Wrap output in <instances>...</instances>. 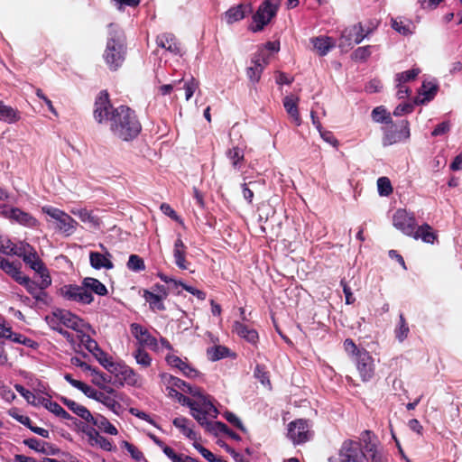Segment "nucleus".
Wrapping results in <instances>:
<instances>
[{
  "label": "nucleus",
  "instance_id": "1",
  "mask_svg": "<svg viewBox=\"0 0 462 462\" xmlns=\"http://www.w3.org/2000/svg\"><path fill=\"white\" fill-rule=\"evenodd\" d=\"M94 118L99 124L109 122L112 134L126 142L136 138L142 130L135 112L125 106L114 108L106 91L100 92L96 99Z\"/></svg>",
  "mask_w": 462,
  "mask_h": 462
},
{
  "label": "nucleus",
  "instance_id": "2",
  "mask_svg": "<svg viewBox=\"0 0 462 462\" xmlns=\"http://www.w3.org/2000/svg\"><path fill=\"white\" fill-rule=\"evenodd\" d=\"M107 292L106 285L92 277L84 278L80 285L69 284L60 289V293L65 300L80 304H91L94 300L92 293L106 296Z\"/></svg>",
  "mask_w": 462,
  "mask_h": 462
},
{
  "label": "nucleus",
  "instance_id": "3",
  "mask_svg": "<svg viewBox=\"0 0 462 462\" xmlns=\"http://www.w3.org/2000/svg\"><path fill=\"white\" fill-rule=\"evenodd\" d=\"M125 34L121 28L116 23H110L103 57L111 70H116L125 60Z\"/></svg>",
  "mask_w": 462,
  "mask_h": 462
},
{
  "label": "nucleus",
  "instance_id": "4",
  "mask_svg": "<svg viewBox=\"0 0 462 462\" xmlns=\"http://www.w3.org/2000/svg\"><path fill=\"white\" fill-rule=\"evenodd\" d=\"M90 326L69 310H60V335L64 337L72 350H77V336L88 332Z\"/></svg>",
  "mask_w": 462,
  "mask_h": 462
},
{
  "label": "nucleus",
  "instance_id": "5",
  "mask_svg": "<svg viewBox=\"0 0 462 462\" xmlns=\"http://www.w3.org/2000/svg\"><path fill=\"white\" fill-rule=\"evenodd\" d=\"M104 368L111 373L122 385L142 386V376L124 362H114L111 357L109 361L104 365Z\"/></svg>",
  "mask_w": 462,
  "mask_h": 462
},
{
  "label": "nucleus",
  "instance_id": "6",
  "mask_svg": "<svg viewBox=\"0 0 462 462\" xmlns=\"http://www.w3.org/2000/svg\"><path fill=\"white\" fill-rule=\"evenodd\" d=\"M365 454L359 441L345 440L337 456L329 457L328 462H365Z\"/></svg>",
  "mask_w": 462,
  "mask_h": 462
},
{
  "label": "nucleus",
  "instance_id": "7",
  "mask_svg": "<svg viewBox=\"0 0 462 462\" xmlns=\"http://www.w3.org/2000/svg\"><path fill=\"white\" fill-rule=\"evenodd\" d=\"M190 414L192 417L208 430V424H213L212 421H208L207 417L216 418L217 416V410L213 405L208 396L199 397V399H194Z\"/></svg>",
  "mask_w": 462,
  "mask_h": 462
},
{
  "label": "nucleus",
  "instance_id": "8",
  "mask_svg": "<svg viewBox=\"0 0 462 462\" xmlns=\"http://www.w3.org/2000/svg\"><path fill=\"white\" fill-rule=\"evenodd\" d=\"M279 0H265L258 8L255 14L253 16L254 25L252 26L253 32L262 31L265 25H267L273 17L275 16Z\"/></svg>",
  "mask_w": 462,
  "mask_h": 462
},
{
  "label": "nucleus",
  "instance_id": "9",
  "mask_svg": "<svg viewBox=\"0 0 462 462\" xmlns=\"http://www.w3.org/2000/svg\"><path fill=\"white\" fill-rule=\"evenodd\" d=\"M77 350H73L76 353H79L82 346H84L93 356L98 361V363L104 367L111 356H109L106 353H105L98 346L97 342L90 337L87 332H83L82 334H79L77 336Z\"/></svg>",
  "mask_w": 462,
  "mask_h": 462
},
{
  "label": "nucleus",
  "instance_id": "10",
  "mask_svg": "<svg viewBox=\"0 0 462 462\" xmlns=\"http://www.w3.org/2000/svg\"><path fill=\"white\" fill-rule=\"evenodd\" d=\"M384 129L383 143L384 146L408 140L410 138V127L407 120H402L399 124L389 123Z\"/></svg>",
  "mask_w": 462,
  "mask_h": 462
},
{
  "label": "nucleus",
  "instance_id": "11",
  "mask_svg": "<svg viewBox=\"0 0 462 462\" xmlns=\"http://www.w3.org/2000/svg\"><path fill=\"white\" fill-rule=\"evenodd\" d=\"M353 361L361 380L363 382L371 381L374 375L375 365L370 353L366 349H363Z\"/></svg>",
  "mask_w": 462,
  "mask_h": 462
},
{
  "label": "nucleus",
  "instance_id": "12",
  "mask_svg": "<svg viewBox=\"0 0 462 462\" xmlns=\"http://www.w3.org/2000/svg\"><path fill=\"white\" fill-rule=\"evenodd\" d=\"M393 225L402 234L410 236L414 234V228L417 226V222L413 213L408 212L406 209L400 208L393 214Z\"/></svg>",
  "mask_w": 462,
  "mask_h": 462
},
{
  "label": "nucleus",
  "instance_id": "13",
  "mask_svg": "<svg viewBox=\"0 0 462 462\" xmlns=\"http://www.w3.org/2000/svg\"><path fill=\"white\" fill-rule=\"evenodd\" d=\"M310 424L307 420H296L288 426V437L294 444H301L311 439Z\"/></svg>",
  "mask_w": 462,
  "mask_h": 462
},
{
  "label": "nucleus",
  "instance_id": "14",
  "mask_svg": "<svg viewBox=\"0 0 462 462\" xmlns=\"http://www.w3.org/2000/svg\"><path fill=\"white\" fill-rule=\"evenodd\" d=\"M23 261L40 275L42 287H48L51 284V281L47 269L29 245L26 248L24 247Z\"/></svg>",
  "mask_w": 462,
  "mask_h": 462
},
{
  "label": "nucleus",
  "instance_id": "15",
  "mask_svg": "<svg viewBox=\"0 0 462 462\" xmlns=\"http://www.w3.org/2000/svg\"><path fill=\"white\" fill-rule=\"evenodd\" d=\"M364 32V29L361 23L354 24L350 27L346 28L339 39V47H352L355 44H359L367 35Z\"/></svg>",
  "mask_w": 462,
  "mask_h": 462
},
{
  "label": "nucleus",
  "instance_id": "16",
  "mask_svg": "<svg viewBox=\"0 0 462 462\" xmlns=\"http://www.w3.org/2000/svg\"><path fill=\"white\" fill-rule=\"evenodd\" d=\"M130 329L132 335L139 344L138 346H148L152 349H155L157 347V339L152 337L144 327L137 323H132Z\"/></svg>",
  "mask_w": 462,
  "mask_h": 462
},
{
  "label": "nucleus",
  "instance_id": "17",
  "mask_svg": "<svg viewBox=\"0 0 462 462\" xmlns=\"http://www.w3.org/2000/svg\"><path fill=\"white\" fill-rule=\"evenodd\" d=\"M252 66L246 69V76L252 83H257L263 71L264 66L267 64V57L264 51H261L254 55L251 60Z\"/></svg>",
  "mask_w": 462,
  "mask_h": 462
},
{
  "label": "nucleus",
  "instance_id": "18",
  "mask_svg": "<svg viewBox=\"0 0 462 462\" xmlns=\"http://www.w3.org/2000/svg\"><path fill=\"white\" fill-rule=\"evenodd\" d=\"M156 44L174 56L182 55L180 43L172 33L163 32L159 34L156 37Z\"/></svg>",
  "mask_w": 462,
  "mask_h": 462
},
{
  "label": "nucleus",
  "instance_id": "19",
  "mask_svg": "<svg viewBox=\"0 0 462 462\" xmlns=\"http://www.w3.org/2000/svg\"><path fill=\"white\" fill-rule=\"evenodd\" d=\"M0 211L4 216L15 220L19 224L28 226H33L36 224V219L34 217L17 208H10L4 205L3 207H0Z\"/></svg>",
  "mask_w": 462,
  "mask_h": 462
},
{
  "label": "nucleus",
  "instance_id": "20",
  "mask_svg": "<svg viewBox=\"0 0 462 462\" xmlns=\"http://www.w3.org/2000/svg\"><path fill=\"white\" fill-rule=\"evenodd\" d=\"M100 247L105 251L104 254L98 252L89 253V262L92 268L96 270H111L114 268V263L111 261L112 254L106 249L103 245Z\"/></svg>",
  "mask_w": 462,
  "mask_h": 462
},
{
  "label": "nucleus",
  "instance_id": "21",
  "mask_svg": "<svg viewBox=\"0 0 462 462\" xmlns=\"http://www.w3.org/2000/svg\"><path fill=\"white\" fill-rule=\"evenodd\" d=\"M83 431L90 446L98 447L106 451H111L113 449L112 442L100 435L99 431L94 427H87Z\"/></svg>",
  "mask_w": 462,
  "mask_h": 462
},
{
  "label": "nucleus",
  "instance_id": "22",
  "mask_svg": "<svg viewBox=\"0 0 462 462\" xmlns=\"http://www.w3.org/2000/svg\"><path fill=\"white\" fill-rule=\"evenodd\" d=\"M310 42L319 56H326L336 44L334 39L328 36L313 37Z\"/></svg>",
  "mask_w": 462,
  "mask_h": 462
},
{
  "label": "nucleus",
  "instance_id": "23",
  "mask_svg": "<svg viewBox=\"0 0 462 462\" xmlns=\"http://www.w3.org/2000/svg\"><path fill=\"white\" fill-rule=\"evenodd\" d=\"M0 328L3 329L0 333V337L9 338L13 342L20 343L26 346H32L33 341L22 334L13 333L10 327H6L5 324V319L1 316Z\"/></svg>",
  "mask_w": 462,
  "mask_h": 462
},
{
  "label": "nucleus",
  "instance_id": "24",
  "mask_svg": "<svg viewBox=\"0 0 462 462\" xmlns=\"http://www.w3.org/2000/svg\"><path fill=\"white\" fill-rule=\"evenodd\" d=\"M410 236L415 240L420 239L424 243L431 245L434 244L438 237L432 227L427 223L422 224L421 226H417L414 228V234Z\"/></svg>",
  "mask_w": 462,
  "mask_h": 462
},
{
  "label": "nucleus",
  "instance_id": "25",
  "mask_svg": "<svg viewBox=\"0 0 462 462\" xmlns=\"http://www.w3.org/2000/svg\"><path fill=\"white\" fill-rule=\"evenodd\" d=\"M186 250V245H184L181 237L179 236L174 242L173 257L175 264L181 270L188 269V263L185 258Z\"/></svg>",
  "mask_w": 462,
  "mask_h": 462
},
{
  "label": "nucleus",
  "instance_id": "26",
  "mask_svg": "<svg viewBox=\"0 0 462 462\" xmlns=\"http://www.w3.org/2000/svg\"><path fill=\"white\" fill-rule=\"evenodd\" d=\"M92 423L97 430L109 435H116L118 433L117 429L104 416L100 414L92 415V419H88L87 421Z\"/></svg>",
  "mask_w": 462,
  "mask_h": 462
},
{
  "label": "nucleus",
  "instance_id": "27",
  "mask_svg": "<svg viewBox=\"0 0 462 462\" xmlns=\"http://www.w3.org/2000/svg\"><path fill=\"white\" fill-rule=\"evenodd\" d=\"M233 331L251 344H255L258 340L257 331L240 321L234 322Z\"/></svg>",
  "mask_w": 462,
  "mask_h": 462
},
{
  "label": "nucleus",
  "instance_id": "28",
  "mask_svg": "<svg viewBox=\"0 0 462 462\" xmlns=\"http://www.w3.org/2000/svg\"><path fill=\"white\" fill-rule=\"evenodd\" d=\"M60 401L62 402L69 411L83 419L85 421H88V419H92L91 412L85 406L66 397L60 396Z\"/></svg>",
  "mask_w": 462,
  "mask_h": 462
},
{
  "label": "nucleus",
  "instance_id": "29",
  "mask_svg": "<svg viewBox=\"0 0 462 462\" xmlns=\"http://www.w3.org/2000/svg\"><path fill=\"white\" fill-rule=\"evenodd\" d=\"M298 97H295L293 96H286L283 98V106L286 112L292 118L296 125H300L301 123V119L298 110Z\"/></svg>",
  "mask_w": 462,
  "mask_h": 462
},
{
  "label": "nucleus",
  "instance_id": "30",
  "mask_svg": "<svg viewBox=\"0 0 462 462\" xmlns=\"http://www.w3.org/2000/svg\"><path fill=\"white\" fill-rule=\"evenodd\" d=\"M78 223L69 215L60 210V234L71 236L77 228Z\"/></svg>",
  "mask_w": 462,
  "mask_h": 462
},
{
  "label": "nucleus",
  "instance_id": "31",
  "mask_svg": "<svg viewBox=\"0 0 462 462\" xmlns=\"http://www.w3.org/2000/svg\"><path fill=\"white\" fill-rule=\"evenodd\" d=\"M172 423L189 439L194 440V442L197 441L198 435L189 426L191 422L189 419L185 417H176Z\"/></svg>",
  "mask_w": 462,
  "mask_h": 462
},
{
  "label": "nucleus",
  "instance_id": "32",
  "mask_svg": "<svg viewBox=\"0 0 462 462\" xmlns=\"http://www.w3.org/2000/svg\"><path fill=\"white\" fill-rule=\"evenodd\" d=\"M21 119L20 112L10 106H6L0 100V120L8 124H14Z\"/></svg>",
  "mask_w": 462,
  "mask_h": 462
},
{
  "label": "nucleus",
  "instance_id": "33",
  "mask_svg": "<svg viewBox=\"0 0 462 462\" xmlns=\"http://www.w3.org/2000/svg\"><path fill=\"white\" fill-rule=\"evenodd\" d=\"M106 393L101 392L100 394L97 395V398L96 401L103 403L107 408H109L112 411H116L117 407H119V404L117 401L116 400V392L111 387H106Z\"/></svg>",
  "mask_w": 462,
  "mask_h": 462
},
{
  "label": "nucleus",
  "instance_id": "34",
  "mask_svg": "<svg viewBox=\"0 0 462 462\" xmlns=\"http://www.w3.org/2000/svg\"><path fill=\"white\" fill-rule=\"evenodd\" d=\"M246 6L245 5H237L230 7L226 13L225 17L228 24L239 22L245 17Z\"/></svg>",
  "mask_w": 462,
  "mask_h": 462
},
{
  "label": "nucleus",
  "instance_id": "35",
  "mask_svg": "<svg viewBox=\"0 0 462 462\" xmlns=\"http://www.w3.org/2000/svg\"><path fill=\"white\" fill-rule=\"evenodd\" d=\"M207 431L215 435L224 433L235 440L241 439L238 434L231 430L224 422L221 421H214L213 424H208Z\"/></svg>",
  "mask_w": 462,
  "mask_h": 462
},
{
  "label": "nucleus",
  "instance_id": "36",
  "mask_svg": "<svg viewBox=\"0 0 462 462\" xmlns=\"http://www.w3.org/2000/svg\"><path fill=\"white\" fill-rule=\"evenodd\" d=\"M226 157L229 159L232 166L236 170L239 171L242 168V162L245 160V154H244V151L241 148L236 146V147L229 149L226 152Z\"/></svg>",
  "mask_w": 462,
  "mask_h": 462
},
{
  "label": "nucleus",
  "instance_id": "37",
  "mask_svg": "<svg viewBox=\"0 0 462 462\" xmlns=\"http://www.w3.org/2000/svg\"><path fill=\"white\" fill-rule=\"evenodd\" d=\"M410 333V328L402 313L399 315V322L394 328V335L399 342H403Z\"/></svg>",
  "mask_w": 462,
  "mask_h": 462
},
{
  "label": "nucleus",
  "instance_id": "38",
  "mask_svg": "<svg viewBox=\"0 0 462 462\" xmlns=\"http://www.w3.org/2000/svg\"><path fill=\"white\" fill-rule=\"evenodd\" d=\"M143 298L152 310H164L163 298L154 292L144 291Z\"/></svg>",
  "mask_w": 462,
  "mask_h": 462
},
{
  "label": "nucleus",
  "instance_id": "39",
  "mask_svg": "<svg viewBox=\"0 0 462 462\" xmlns=\"http://www.w3.org/2000/svg\"><path fill=\"white\" fill-rule=\"evenodd\" d=\"M207 354L209 360L217 361L229 356L231 355V351L228 347L219 345L209 347Z\"/></svg>",
  "mask_w": 462,
  "mask_h": 462
},
{
  "label": "nucleus",
  "instance_id": "40",
  "mask_svg": "<svg viewBox=\"0 0 462 462\" xmlns=\"http://www.w3.org/2000/svg\"><path fill=\"white\" fill-rule=\"evenodd\" d=\"M159 448H162L164 455L171 461V462H184L183 459L187 461H190V459L185 458V455L177 454L173 448L164 444V442L161 439L158 440V443H155Z\"/></svg>",
  "mask_w": 462,
  "mask_h": 462
},
{
  "label": "nucleus",
  "instance_id": "41",
  "mask_svg": "<svg viewBox=\"0 0 462 462\" xmlns=\"http://www.w3.org/2000/svg\"><path fill=\"white\" fill-rule=\"evenodd\" d=\"M133 356L137 365H141L143 368H147L152 364L151 356L144 350V347L137 346L136 349L133 352Z\"/></svg>",
  "mask_w": 462,
  "mask_h": 462
},
{
  "label": "nucleus",
  "instance_id": "42",
  "mask_svg": "<svg viewBox=\"0 0 462 462\" xmlns=\"http://www.w3.org/2000/svg\"><path fill=\"white\" fill-rule=\"evenodd\" d=\"M438 91V86L437 84L430 82V81H424L421 86V90L420 94L423 96L422 99L420 100L421 103L429 102L437 94Z\"/></svg>",
  "mask_w": 462,
  "mask_h": 462
},
{
  "label": "nucleus",
  "instance_id": "43",
  "mask_svg": "<svg viewBox=\"0 0 462 462\" xmlns=\"http://www.w3.org/2000/svg\"><path fill=\"white\" fill-rule=\"evenodd\" d=\"M372 118L376 123H392L390 113L383 106H377L372 111Z\"/></svg>",
  "mask_w": 462,
  "mask_h": 462
},
{
  "label": "nucleus",
  "instance_id": "44",
  "mask_svg": "<svg viewBox=\"0 0 462 462\" xmlns=\"http://www.w3.org/2000/svg\"><path fill=\"white\" fill-rule=\"evenodd\" d=\"M90 373V375L92 376V383L96 384L97 386L106 389V383L110 382L109 377L98 371L96 368H93L90 366V369L88 370Z\"/></svg>",
  "mask_w": 462,
  "mask_h": 462
},
{
  "label": "nucleus",
  "instance_id": "45",
  "mask_svg": "<svg viewBox=\"0 0 462 462\" xmlns=\"http://www.w3.org/2000/svg\"><path fill=\"white\" fill-rule=\"evenodd\" d=\"M127 268L134 273H139L145 270V263L143 258L137 254H131L126 263Z\"/></svg>",
  "mask_w": 462,
  "mask_h": 462
},
{
  "label": "nucleus",
  "instance_id": "46",
  "mask_svg": "<svg viewBox=\"0 0 462 462\" xmlns=\"http://www.w3.org/2000/svg\"><path fill=\"white\" fill-rule=\"evenodd\" d=\"M420 72V69L413 68L411 69L397 73L395 76L396 82H399V84H404L408 81L413 80Z\"/></svg>",
  "mask_w": 462,
  "mask_h": 462
},
{
  "label": "nucleus",
  "instance_id": "47",
  "mask_svg": "<svg viewBox=\"0 0 462 462\" xmlns=\"http://www.w3.org/2000/svg\"><path fill=\"white\" fill-rule=\"evenodd\" d=\"M377 189L380 196H389L393 192V187L387 177H380L377 180Z\"/></svg>",
  "mask_w": 462,
  "mask_h": 462
},
{
  "label": "nucleus",
  "instance_id": "48",
  "mask_svg": "<svg viewBox=\"0 0 462 462\" xmlns=\"http://www.w3.org/2000/svg\"><path fill=\"white\" fill-rule=\"evenodd\" d=\"M371 49L372 46L370 45L358 47L352 53V59L359 61L366 60L372 53Z\"/></svg>",
  "mask_w": 462,
  "mask_h": 462
},
{
  "label": "nucleus",
  "instance_id": "49",
  "mask_svg": "<svg viewBox=\"0 0 462 462\" xmlns=\"http://www.w3.org/2000/svg\"><path fill=\"white\" fill-rule=\"evenodd\" d=\"M199 83L197 79L191 77L189 80H187L184 84L185 89V98L186 100H189L194 93L199 89Z\"/></svg>",
  "mask_w": 462,
  "mask_h": 462
},
{
  "label": "nucleus",
  "instance_id": "50",
  "mask_svg": "<svg viewBox=\"0 0 462 462\" xmlns=\"http://www.w3.org/2000/svg\"><path fill=\"white\" fill-rule=\"evenodd\" d=\"M122 448H125L133 459L136 461H141L144 459V456L141 450H139L135 446L129 443L128 441L122 442Z\"/></svg>",
  "mask_w": 462,
  "mask_h": 462
},
{
  "label": "nucleus",
  "instance_id": "51",
  "mask_svg": "<svg viewBox=\"0 0 462 462\" xmlns=\"http://www.w3.org/2000/svg\"><path fill=\"white\" fill-rule=\"evenodd\" d=\"M344 348L345 351L351 356L352 359L354 360L356 357L358 356V354L363 350L364 348H358L357 346L355 344V342L351 338H346L344 341Z\"/></svg>",
  "mask_w": 462,
  "mask_h": 462
},
{
  "label": "nucleus",
  "instance_id": "52",
  "mask_svg": "<svg viewBox=\"0 0 462 462\" xmlns=\"http://www.w3.org/2000/svg\"><path fill=\"white\" fill-rule=\"evenodd\" d=\"M26 290L36 299V300H42V295H44L43 289L46 287H42V284L41 283L40 288L37 287V285L32 282L31 280L24 285Z\"/></svg>",
  "mask_w": 462,
  "mask_h": 462
},
{
  "label": "nucleus",
  "instance_id": "53",
  "mask_svg": "<svg viewBox=\"0 0 462 462\" xmlns=\"http://www.w3.org/2000/svg\"><path fill=\"white\" fill-rule=\"evenodd\" d=\"M17 265L10 262L8 259L0 256V269L9 275H15L17 273Z\"/></svg>",
  "mask_w": 462,
  "mask_h": 462
},
{
  "label": "nucleus",
  "instance_id": "54",
  "mask_svg": "<svg viewBox=\"0 0 462 462\" xmlns=\"http://www.w3.org/2000/svg\"><path fill=\"white\" fill-rule=\"evenodd\" d=\"M160 208L164 215L168 216L169 217L181 225L183 224L182 219L178 216L176 211L169 204L162 203Z\"/></svg>",
  "mask_w": 462,
  "mask_h": 462
},
{
  "label": "nucleus",
  "instance_id": "55",
  "mask_svg": "<svg viewBox=\"0 0 462 462\" xmlns=\"http://www.w3.org/2000/svg\"><path fill=\"white\" fill-rule=\"evenodd\" d=\"M224 417L225 419L229 422L231 423L232 425H234L235 427H236L237 429H239L240 430L242 431H245V428L244 427L241 420L233 412L231 411H226L224 413Z\"/></svg>",
  "mask_w": 462,
  "mask_h": 462
},
{
  "label": "nucleus",
  "instance_id": "56",
  "mask_svg": "<svg viewBox=\"0 0 462 462\" xmlns=\"http://www.w3.org/2000/svg\"><path fill=\"white\" fill-rule=\"evenodd\" d=\"M412 110H413V105H411L410 103L400 104L393 110V116H402L403 115L411 113Z\"/></svg>",
  "mask_w": 462,
  "mask_h": 462
},
{
  "label": "nucleus",
  "instance_id": "57",
  "mask_svg": "<svg viewBox=\"0 0 462 462\" xmlns=\"http://www.w3.org/2000/svg\"><path fill=\"white\" fill-rule=\"evenodd\" d=\"M157 276L162 281L164 282L165 283H167L169 285V288H171V289H174V290H178V288L180 286L181 284V282L180 281H178L176 279H173L171 277H169L167 275H165L164 273H159L157 274Z\"/></svg>",
  "mask_w": 462,
  "mask_h": 462
},
{
  "label": "nucleus",
  "instance_id": "58",
  "mask_svg": "<svg viewBox=\"0 0 462 462\" xmlns=\"http://www.w3.org/2000/svg\"><path fill=\"white\" fill-rule=\"evenodd\" d=\"M193 447L201 454L203 457H205L208 461L212 462L214 459L215 455L204 448L201 444L195 441L193 442Z\"/></svg>",
  "mask_w": 462,
  "mask_h": 462
},
{
  "label": "nucleus",
  "instance_id": "59",
  "mask_svg": "<svg viewBox=\"0 0 462 462\" xmlns=\"http://www.w3.org/2000/svg\"><path fill=\"white\" fill-rule=\"evenodd\" d=\"M340 285L342 286L343 292L345 294L346 303V304L354 303L356 299L351 291L350 287L347 285V283L346 282V281L344 279H342L340 281Z\"/></svg>",
  "mask_w": 462,
  "mask_h": 462
},
{
  "label": "nucleus",
  "instance_id": "60",
  "mask_svg": "<svg viewBox=\"0 0 462 462\" xmlns=\"http://www.w3.org/2000/svg\"><path fill=\"white\" fill-rule=\"evenodd\" d=\"M450 130V124L447 121L439 124L431 132L432 136H439L445 134Z\"/></svg>",
  "mask_w": 462,
  "mask_h": 462
},
{
  "label": "nucleus",
  "instance_id": "61",
  "mask_svg": "<svg viewBox=\"0 0 462 462\" xmlns=\"http://www.w3.org/2000/svg\"><path fill=\"white\" fill-rule=\"evenodd\" d=\"M180 287L190 294L196 296L199 300H204L206 299V293L200 290H198L192 286L187 285L181 282Z\"/></svg>",
  "mask_w": 462,
  "mask_h": 462
},
{
  "label": "nucleus",
  "instance_id": "62",
  "mask_svg": "<svg viewBox=\"0 0 462 462\" xmlns=\"http://www.w3.org/2000/svg\"><path fill=\"white\" fill-rule=\"evenodd\" d=\"M14 387H15L16 391L22 396H23L28 402H30V403L34 402L35 395L32 392H30L29 390L25 389L23 385H20V384H15Z\"/></svg>",
  "mask_w": 462,
  "mask_h": 462
},
{
  "label": "nucleus",
  "instance_id": "63",
  "mask_svg": "<svg viewBox=\"0 0 462 462\" xmlns=\"http://www.w3.org/2000/svg\"><path fill=\"white\" fill-rule=\"evenodd\" d=\"M321 138L328 143L331 144L333 147H337L338 144V141L335 138L334 134L329 131H323L322 129L319 131Z\"/></svg>",
  "mask_w": 462,
  "mask_h": 462
},
{
  "label": "nucleus",
  "instance_id": "64",
  "mask_svg": "<svg viewBox=\"0 0 462 462\" xmlns=\"http://www.w3.org/2000/svg\"><path fill=\"white\" fill-rule=\"evenodd\" d=\"M72 213L74 215L79 216V217L83 222H93L94 221V217H92L91 213L88 210L85 209V208H80V209H78V210H72Z\"/></svg>",
  "mask_w": 462,
  "mask_h": 462
}]
</instances>
